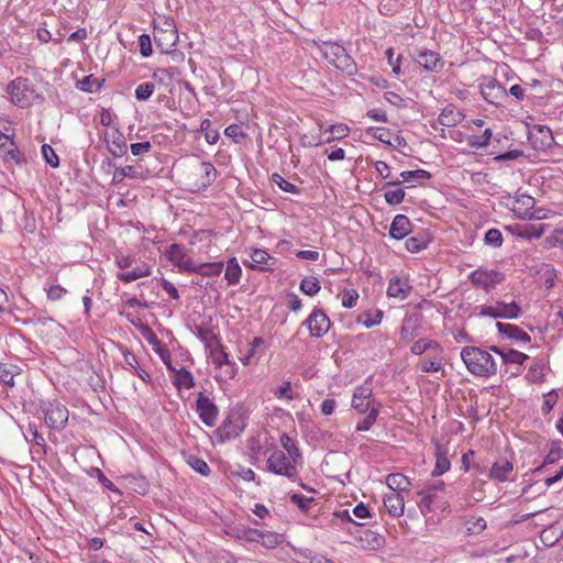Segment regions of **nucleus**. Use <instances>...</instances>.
<instances>
[{
  "mask_svg": "<svg viewBox=\"0 0 563 563\" xmlns=\"http://www.w3.org/2000/svg\"><path fill=\"white\" fill-rule=\"evenodd\" d=\"M247 352L251 354V356L256 357V361H260L266 352V343L264 339L261 336H255L250 342Z\"/></svg>",
  "mask_w": 563,
  "mask_h": 563,
  "instance_id": "49530a36",
  "label": "nucleus"
},
{
  "mask_svg": "<svg viewBox=\"0 0 563 563\" xmlns=\"http://www.w3.org/2000/svg\"><path fill=\"white\" fill-rule=\"evenodd\" d=\"M438 349L439 347V344L434 341H431V340H426V339H422V340H418L416 341L412 345H411V353L415 354V355H421L423 354L426 351L430 350V349Z\"/></svg>",
  "mask_w": 563,
  "mask_h": 563,
  "instance_id": "4d7b16f0",
  "label": "nucleus"
},
{
  "mask_svg": "<svg viewBox=\"0 0 563 563\" xmlns=\"http://www.w3.org/2000/svg\"><path fill=\"white\" fill-rule=\"evenodd\" d=\"M103 140L107 143V148L112 156L122 157L123 155L126 154L128 144L125 141V136L118 129L111 132H106Z\"/></svg>",
  "mask_w": 563,
  "mask_h": 563,
  "instance_id": "f3484780",
  "label": "nucleus"
},
{
  "mask_svg": "<svg viewBox=\"0 0 563 563\" xmlns=\"http://www.w3.org/2000/svg\"><path fill=\"white\" fill-rule=\"evenodd\" d=\"M429 239L424 235H415L406 240L405 246L410 253H418L427 249Z\"/></svg>",
  "mask_w": 563,
  "mask_h": 563,
  "instance_id": "79ce46f5",
  "label": "nucleus"
},
{
  "mask_svg": "<svg viewBox=\"0 0 563 563\" xmlns=\"http://www.w3.org/2000/svg\"><path fill=\"white\" fill-rule=\"evenodd\" d=\"M266 465L269 472L296 482L299 479V467L302 466V462L292 460L282 450H275L268 456Z\"/></svg>",
  "mask_w": 563,
  "mask_h": 563,
  "instance_id": "7ed1b4c3",
  "label": "nucleus"
},
{
  "mask_svg": "<svg viewBox=\"0 0 563 563\" xmlns=\"http://www.w3.org/2000/svg\"><path fill=\"white\" fill-rule=\"evenodd\" d=\"M324 133L333 134V137L341 140L346 137L350 134V128L346 124L338 123L332 124L329 128L324 129Z\"/></svg>",
  "mask_w": 563,
  "mask_h": 563,
  "instance_id": "e2e57ef3",
  "label": "nucleus"
},
{
  "mask_svg": "<svg viewBox=\"0 0 563 563\" xmlns=\"http://www.w3.org/2000/svg\"><path fill=\"white\" fill-rule=\"evenodd\" d=\"M504 278V274L497 269L477 268L468 275L472 285L484 289L486 292L492 291Z\"/></svg>",
  "mask_w": 563,
  "mask_h": 563,
  "instance_id": "1a4fd4ad",
  "label": "nucleus"
},
{
  "mask_svg": "<svg viewBox=\"0 0 563 563\" xmlns=\"http://www.w3.org/2000/svg\"><path fill=\"white\" fill-rule=\"evenodd\" d=\"M479 92L485 101L500 106L507 98L506 88L494 77H484L479 84Z\"/></svg>",
  "mask_w": 563,
  "mask_h": 563,
  "instance_id": "6e6552de",
  "label": "nucleus"
},
{
  "mask_svg": "<svg viewBox=\"0 0 563 563\" xmlns=\"http://www.w3.org/2000/svg\"><path fill=\"white\" fill-rule=\"evenodd\" d=\"M503 234L498 229H489L484 236V242L486 245L493 247H500L503 245Z\"/></svg>",
  "mask_w": 563,
  "mask_h": 563,
  "instance_id": "13d9d810",
  "label": "nucleus"
},
{
  "mask_svg": "<svg viewBox=\"0 0 563 563\" xmlns=\"http://www.w3.org/2000/svg\"><path fill=\"white\" fill-rule=\"evenodd\" d=\"M417 62L427 71L431 73H440L444 67V60L440 54L430 49L419 51Z\"/></svg>",
  "mask_w": 563,
  "mask_h": 563,
  "instance_id": "a211bd4d",
  "label": "nucleus"
},
{
  "mask_svg": "<svg viewBox=\"0 0 563 563\" xmlns=\"http://www.w3.org/2000/svg\"><path fill=\"white\" fill-rule=\"evenodd\" d=\"M534 198L526 194H517L510 206V210L520 219H541L542 217L536 216L532 211L534 207Z\"/></svg>",
  "mask_w": 563,
  "mask_h": 563,
  "instance_id": "2eb2a0df",
  "label": "nucleus"
},
{
  "mask_svg": "<svg viewBox=\"0 0 563 563\" xmlns=\"http://www.w3.org/2000/svg\"><path fill=\"white\" fill-rule=\"evenodd\" d=\"M412 230L409 218L405 214H397L389 227V236L395 240L405 239Z\"/></svg>",
  "mask_w": 563,
  "mask_h": 563,
  "instance_id": "aec40b11",
  "label": "nucleus"
},
{
  "mask_svg": "<svg viewBox=\"0 0 563 563\" xmlns=\"http://www.w3.org/2000/svg\"><path fill=\"white\" fill-rule=\"evenodd\" d=\"M512 471L514 464L509 460L503 459L493 464L489 472V478L498 482H506L509 479V475Z\"/></svg>",
  "mask_w": 563,
  "mask_h": 563,
  "instance_id": "a878e982",
  "label": "nucleus"
},
{
  "mask_svg": "<svg viewBox=\"0 0 563 563\" xmlns=\"http://www.w3.org/2000/svg\"><path fill=\"white\" fill-rule=\"evenodd\" d=\"M463 119V114L454 106L445 107L438 117V121L444 126H455Z\"/></svg>",
  "mask_w": 563,
  "mask_h": 563,
  "instance_id": "cd10ccee",
  "label": "nucleus"
},
{
  "mask_svg": "<svg viewBox=\"0 0 563 563\" xmlns=\"http://www.w3.org/2000/svg\"><path fill=\"white\" fill-rule=\"evenodd\" d=\"M373 388L369 384L358 385L353 390L351 406L356 409L360 413H366L372 409L373 405H377L372 400Z\"/></svg>",
  "mask_w": 563,
  "mask_h": 563,
  "instance_id": "4468645a",
  "label": "nucleus"
},
{
  "mask_svg": "<svg viewBox=\"0 0 563 563\" xmlns=\"http://www.w3.org/2000/svg\"><path fill=\"white\" fill-rule=\"evenodd\" d=\"M465 526L468 534H478L486 529V520L483 517H471Z\"/></svg>",
  "mask_w": 563,
  "mask_h": 563,
  "instance_id": "3c124183",
  "label": "nucleus"
},
{
  "mask_svg": "<svg viewBox=\"0 0 563 563\" xmlns=\"http://www.w3.org/2000/svg\"><path fill=\"white\" fill-rule=\"evenodd\" d=\"M139 46H140V54L143 57H148L152 55V41L148 34H141L139 36Z\"/></svg>",
  "mask_w": 563,
  "mask_h": 563,
  "instance_id": "338daca9",
  "label": "nucleus"
},
{
  "mask_svg": "<svg viewBox=\"0 0 563 563\" xmlns=\"http://www.w3.org/2000/svg\"><path fill=\"white\" fill-rule=\"evenodd\" d=\"M150 172L145 169L143 166H134V165H126L123 167H118L113 174L112 183L119 184L124 178H131V179H142L145 180L148 178Z\"/></svg>",
  "mask_w": 563,
  "mask_h": 563,
  "instance_id": "6ab92c4d",
  "label": "nucleus"
},
{
  "mask_svg": "<svg viewBox=\"0 0 563 563\" xmlns=\"http://www.w3.org/2000/svg\"><path fill=\"white\" fill-rule=\"evenodd\" d=\"M274 395L278 400L291 401L296 398L289 380H285L279 387H277Z\"/></svg>",
  "mask_w": 563,
  "mask_h": 563,
  "instance_id": "8fccbe9b",
  "label": "nucleus"
},
{
  "mask_svg": "<svg viewBox=\"0 0 563 563\" xmlns=\"http://www.w3.org/2000/svg\"><path fill=\"white\" fill-rule=\"evenodd\" d=\"M7 92L11 102L20 108L27 107L31 103L33 90L25 78L18 77L10 81L7 86Z\"/></svg>",
  "mask_w": 563,
  "mask_h": 563,
  "instance_id": "9d476101",
  "label": "nucleus"
},
{
  "mask_svg": "<svg viewBox=\"0 0 563 563\" xmlns=\"http://www.w3.org/2000/svg\"><path fill=\"white\" fill-rule=\"evenodd\" d=\"M222 263H195L190 273L201 276H219L222 273Z\"/></svg>",
  "mask_w": 563,
  "mask_h": 563,
  "instance_id": "f704fd0d",
  "label": "nucleus"
},
{
  "mask_svg": "<svg viewBox=\"0 0 563 563\" xmlns=\"http://www.w3.org/2000/svg\"><path fill=\"white\" fill-rule=\"evenodd\" d=\"M331 324L332 322L327 313L317 307L313 308L311 313L301 323L302 327L308 329L310 336L316 339L325 335L329 332Z\"/></svg>",
  "mask_w": 563,
  "mask_h": 563,
  "instance_id": "0eeeda50",
  "label": "nucleus"
},
{
  "mask_svg": "<svg viewBox=\"0 0 563 563\" xmlns=\"http://www.w3.org/2000/svg\"><path fill=\"white\" fill-rule=\"evenodd\" d=\"M282 542V536L272 531H262L260 542L267 549H274Z\"/></svg>",
  "mask_w": 563,
  "mask_h": 563,
  "instance_id": "603ef678",
  "label": "nucleus"
},
{
  "mask_svg": "<svg viewBox=\"0 0 563 563\" xmlns=\"http://www.w3.org/2000/svg\"><path fill=\"white\" fill-rule=\"evenodd\" d=\"M385 56L387 58L388 64L391 67L393 74L397 77L401 75V55H398L397 58L394 59V48L389 47L385 52Z\"/></svg>",
  "mask_w": 563,
  "mask_h": 563,
  "instance_id": "0e129e2a",
  "label": "nucleus"
},
{
  "mask_svg": "<svg viewBox=\"0 0 563 563\" xmlns=\"http://www.w3.org/2000/svg\"><path fill=\"white\" fill-rule=\"evenodd\" d=\"M404 181H411L418 179H430L431 174L424 169L405 170L400 173Z\"/></svg>",
  "mask_w": 563,
  "mask_h": 563,
  "instance_id": "052dcab7",
  "label": "nucleus"
},
{
  "mask_svg": "<svg viewBox=\"0 0 563 563\" xmlns=\"http://www.w3.org/2000/svg\"><path fill=\"white\" fill-rule=\"evenodd\" d=\"M374 139L378 140L382 143L390 144V131L386 128H369L367 131Z\"/></svg>",
  "mask_w": 563,
  "mask_h": 563,
  "instance_id": "69168bd1",
  "label": "nucleus"
},
{
  "mask_svg": "<svg viewBox=\"0 0 563 563\" xmlns=\"http://www.w3.org/2000/svg\"><path fill=\"white\" fill-rule=\"evenodd\" d=\"M489 350L498 354L505 364L522 365L529 358L527 354L512 349L503 350L498 346H490Z\"/></svg>",
  "mask_w": 563,
  "mask_h": 563,
  "instance_id": "393cba45",
  "label": "nucleus"
},
{
  "mask_svg": "<svg viewBox=\"0 0 563 563\" xmlns=\"http://www.w3.org/2000/svg\"><path fill=\"white\" fill-rule=\"evenodd\" d=\"M2 157L5 163L21 164L23 162V156L14 140L2 151Z\"/></svg>",
  "mask_w": 563,
  "mask_h": 563,
  "instance_id": "37998d69",
  "label": "nucleus"
},
{
  "mask_svg": "<svg viewBox=\"0 0 563 563\" xmlns=\"http://www.w3.org/2000/svg\"><path fill=\"white\" fill-rule=\"evenodd\" d=\"M545 224L527 223L518 229V236L526 240L539 239L545 232Z\"/></svg>",
  "mask_w": 563,
  "mask_h": 563,
  "instance_id": "2f4dec72",
  "label": "nucleus"
},
{
  "mask_svg": "<svg viewBox=\"0 0 563 563\" xmlns=\"http://www.w3.org/2000/svg\"><path fill=\"white\" fill-rule=\"evenodd\" d=\"M434 493H432V489H421L418 492V496H420V499L418 501V506L420 508L421 514L426 515L428 512L433 511V503L435 499Z\"/></svg>",
  "mask_w": 563,
  "mask_h": 563,
  "instance_id": "4c0bfd02",
  "label": "nucleus"
},
{
  "mask_svg": "<svg viewBox=\"0 0 563 563\" xmlns=\"http://www.w3.org/2000/svg\"><path fill=\"white\" fill-rule=\"evenodd\" d=\"M242 275V268L239 265L235 257H232L228 261L225 267L224 278L229 285H236L240 283Z\"/></svg>",
  "mask_w": 563,
  "mask_h": 563,
  "instance_id": "c9c22d12",
  "label": "nucleus"
},
{
  "mask_svg": "<svg viewBox=\"0 0 563 563\" xmlns=\"http://www.w3.org/2000/svg\"><path fill=\"white\" fill-rule=\"evenodd\" d=\"M319 49L329 64L349 76H353L357 71L356 63L346 53L345 48L334 42H323Z\"/></svg>",
  "mask_w": 563,
  "mask_h": 563,
  "instance_id": "f03ea898",
  "label": "nucleus"
},
{
  "mask_svg": "<svg viewBox=\"0 0 563 563\" xmlns=\"http://www.w3.org/2000/svg\"><path fill=\"white\" fill-rule=\"evenodd\" d=\"M20 374V371L14 365L0 363V383L13 386L14 377Z\"/></svg>",
  "mask_w": 563,
  "mask_h": 563,
  "instance_id": "ea45409f",
  "label": "nucleus"
},
{
  "mask_svg": "<svg viewBox=\"0 0 563 563\" xmlns=\"http://www.w3.org/2000/svg\"><path fill=\"white\" fill-rule=\"evenodd\" d=\"M386 485L390 493H399L409 490L410 482L404 474L394 473L386 476Z\"/></svg>",
  "mask_w": 563,
  "mask_h": 563,
  "instance_id": "c85d7f7f",
  "label": "nucleus"
},
{
  "mask_svg": "<svg viewBox=\"0 0 563 563\" xmlns=\"http://www.w3.org/2000/svg\"><path fill=\"white\" fill-rule=\"evenodd\" d=\"M299 288L303 294L312 297L320 291L321 287L317 277L307 276L301 279Z\"/></svg>",
  "mask_w": 563,
  "mask_h": 563,
  "instance_id": "a19ab883",
  "label": "nucleus"
},
{
  "mask_svg": "<svg viewBox=\"0 0 563 563\" xmlns=\"http://www.w3.org/2000/svg\"><path fill=\"white\" fill-rule=\"evenodd\" d=\"M280 445L283 446V450L287 455H290L292 460H297V462H302V454L300 452V449L297 445V442L287 433H283L279 438Z\"/></svg>",
  "mask_w": 563,
  "mask_h": 563,
  "instance_id": "c756f323",
  "label": "nucleus"
},
{
  "mask_svg": "<svg viewBox=\"0 0 563 563\" xmlns=\"http://www.w3.org/2000/svg\"><path fill=\"white\" fill-rule=\"evenodd\" d=\"M405 190L402 188H396L394 190H387L385 191V200L390 206L399 205L405 199Z\"/></svg>",
  "mask_w": 563,
  "mask_h": 563,
  "instance_id": "680f3d73",
  "label": "nucleus"
},
{
  "mask_svg": "<svg viewBox=\"0 0 563 563\" xmlns=\"http://www.w3.org/2000/svg\"><path fill=\"white\" fill-rule=\"evenodd\" d=\"M563 459V449L558 443H552L551 448L545 455L541 466L534 470V472L544 473V486L550 487L563 477V463L554 472L550 473V466L559 463Z\"/></svg>",
  "mask_w": 563,
  "mask_h": 563,
  "instance_id": "20e7f679",
  "label": "nucleus"
},
{
  "mask_svg": "<svg viewBox=\"0 0 563 563\" xmlns=\"http://www.w3.org/2000/svg\"><path fill=\"white\" fill-rule=\"evenodd\" d=\"M411 289L412 287L409 285L408 280L394 277L389 280L387 295L399 300H405L410 295Z\"/></svg>",
  "mask_w": 563,
  "mask_h": 563,
  "instance_id": "412c9836",
  "label": "nucleus"
},
{
  "mask_svg": "<svg viewBox=\"0 0 563 563\" xmlns=\"http://www.w3.org/2000/svg\"><path fill=\"white\" fill-rule=\"evenodd\" d=\"M167 367L169 369L176 372L174 385L178 389H181V388L191 389L192 387H195V378H194V375L191 374V372H189L185 367H181L180 369L176 371L169 364H167Z\"/></svg>",
  "mask_w": 563,
  "mask_h": 563,
  "instance_id": "7c9ffc66",
  "label": "nucleus"
},
{
  "mask_svg": "<svg viewBox=\"0 0 563 563\" xmlns=\"http://www.w3.org/2000/svg\"><path fill=\"white\" fill-rule=\"evenodd\" d=\"M185 461L194 471L202 476H208L211 472L207 462L198 455L185 454Z\"/></svg>",
  "mask_w": 563,
  "mask_h": 563,
  "instance_id": "e433bc0d",
  "label": "nucleus"
},
{
  "mask_svg": "<svg viewBox=\"0 0 563 563\" xmlns=\"http://www.w3.org/2000/svg\"><path fill=\"white\" fill-rule=\"evenodd\" d=\"M155 90V84L152 82V81H144V82H141L136 88H135V98L139 100V101H146L151 98V96L153 95Z\"/></svg>",
  "mask_w": 563,
  "mask_h": 563,
  "instance_id": "09e8293b",
  "label": "nucleus"
},
{
  "mask_svg": "<svg viewBox=\"0 0 563 563\" xmlns=\"http://www.w3.org/2000/svg\"><path fill=\"white\" fill-rule=\"evenodd\" d=\"M435 457H437V461H435V466L432 471V475L440 476L450 470L451 463H450V460L448 459L446 451L443 450L442 446H440V445H437Z\"/></svg>",
  "mask_w": 563,
  "mask_h": 563,
  "instance_id": "72a5a7b5",
  "label": "nucleus"
},
{
  "mask_svg": "<svg viewBox=\"0 0 563 563\" xmlns=\"http://www.w3.org/2000/svg\"><path fill=\"white\" fill-rule=\"evenodd\" d=\"M380 407L382 405L379 402H377V405H373L372 409L367 411V416L357 423L356 430L362 432L368 431L376 422Z\"/></svg>",
  "mask_w": 563,
  "mask_h": 563,
  "instance_id": "58836bf2",
  "label": "nucleus"
},
{
  "mask_svg": "<svg viewBox=\"0 0 563 563\" xmlns=\"http://www.w3.org/2000/svg\"><path fill=\"white\" fill-rule=\"evenodd\" d=\"M496 328L500 334L508 339L516 340L517 342L529 343L531 340L527 332L515 324L497 322Z\"/></svg>",
  "mask_w": 563,
  "mask_h": 563,
  "instance_id": "4be33fe9",
  "label": "nucleus"
},
{
  "mask_svg": "<svg viewBox=\"0 0 563 563\" xmlns=\"http://www.w3.org/2000/svg\"><path fill=\"white\" fill-rule=\"evenodd\" d=\"M41 152H42L43 158L45 159L46 164H48L53 168L58 167L59 158L51 145L43 144Z\"/></svg>",
  "mask_w": 563,
  "mask_h": 563,
  "instance_id": "bf43d9fd",
  "label": "nucleus"
},
{
  "mask_svg": "<svg viewBox=\"0 0 563 563\" xmlns=\"http://www.w3.org/2000/svg\"><path fill=\"white\" fill-rule=\"evenodd\" d=\"M384 313L377 309L375 311H367L360 317V322L367 329L378 325L383 320Z\"/></svg>",
  "mask_w": 563,
  "mask_h": 563,
  "instance_id": "c03bdc74",
  "label": "nucleus"
},
{
  "mask_svg": "<svg viewBox=\"0 0 563 563\" xmlns=\"http://www.w3.org/2000/svg\"><path fill=\"white\" fill-rule=\"evenodd\" d=\"M271 180L274 184H276L280 190H283L285 192H289V194H294V195H298L300 192V189L296 185L289 183L282 175H279L277 173L272 174Z\"/></svg>",
  "mask_w": 563,
  "mask_h": 563,
  "instance_id": "a18cd8bd",
  "label": "nucleus"
},
{
  "mask_svg": "<svg viewBox=\"0 0 563 563\" xmlns=\"http://www.w3.org/2000/svg\"><path fill=\"white\" fill-rule=\"evenodd\" d=\"M521 314V308L516 301L506 303L504 301H496L492 306L479 307L478 316L489 317L494 319H517Z\"/></svg>",
  "mask_w": 563,
  "mask_h": 563,
  "instance_id": "423d86ee",
  "label": "nucleus"
},
{
  "mask_svg": "<svg viewBox=\"0 0 563 563\" xmlns=\"http://www.w3.org/2000/svg\"><path fill=\"white\" fill-rule=\"evenodd\" d=\"M419 366L423 373L439 372L443 367V358L437 356L424 358L420 362Z\"/></svg>",
  "mask_w": 563,
  "mask_h": 563,
  "instance_id": "864d4df0",
  "label": "nucleus"
},
{
  "mask_svg": "<svg viewBox=\"0 0 563 563\" xmlns=\"http://www.w3.org/2000/svg\"><path fill=\"white\" fill-rule=\"evenodd\" d=\"M196 411L200 418V420L207 427H213L216 424L219 410L217 405L208 397L203 395V393H199L196 400Z\"/></svg>",
  "mask_w": 563,
  "mask_h": 563,
  "instance_id": "ddd939ff",
  "label": "nucleus"
},
{
  "mask_svg": "<svg viewBox=\"0 0 563 563\" xmlns=\"http://www.w3.org/2000/svg\"><path fill=\"white\" fill-rule=\"evenodd\" d=\"M245 423L239 412H230L222 421L219 428L214 431V435L219 443L238 438L244 430Z\"/></svg>",
  "mask_w": 563,
  "mask_h": 563,
  "instance_id": "39448f33",
  "label": "nucleus"
},
{
  "mask_svg": "<svg viewBox=\"0 0 563 563\" xmlns=\"http://www.w3.org/2000/svg\"><path fill=\"white\" fill-rule=\"evenodd\" d=\"M384 506L388 514L393 517H400L404 514V497L399 493L385 494L383 499Z\"/></svg>",
  "mask_w": 563,
  "mask_h": 563,
  "instance_id": "b1692460",
  "label": "nucleus"
},
{
  "mask_svg": "<svg viewBox=\"0 0 563 563\" xmlns=\"http://www.w3.org/2000/svg\"><path fill=\"white\" fill-rule=\"evenodd\" d=\"M100 87V82L92 75L86 76L77 82V88L85 92L98 91Z\"/></svg>",
  "mask_w": 563,
  "mask_h": 563,
  "instance_id": "5fc2aeb1",
  "label": "nucleus"
},
{
  "mask_svg": "<svg viewBox=\"0 0 563 563\" xmlns=\"http://www.w3.org/2000/svg\"><path fill=\"white\" fill-rule=\"evenodd\" d=\"M461 358L467 371L477 377L489 378L498 372V365L490 352L481 347L464 346Z\"/></svg>",
  "mask_w": 563,
  "mask_h": 563,
  "instance_id": "f257e3e1",
  "label": "nucleus"
},
{
  "mask_svg": "<svg viewBox=\"0 0 563 563\" xmlns=\"http://www.w3.org/2000/svg\"><path fill=\"white\" fill-rule=\"evenodd\" d=\"M44 421L47 428L63 430L68 421V409L57 402H48L43 408Z\"/></svg>",
  "mask_w": 563,
  "mask_h": 563,
  "instance_id": "9b49d317",
  "label": "nucleus"
},
{
  "mask_svg": "<svg viewBox=\"0 0 563 563\" xmlns=\"http://www.w3.org/2000/svg\"><path fill=\"white\" fill-rule=\"evenodd\" d=\"M164 255L180 273H190L194 268L195 262L181 244L173 243L168 245L164 251Z\"/></svg>",
  "mask_w": 563,
  "mask_h": 563,
  "instance_id": "f8f14e48",
  "label": "nucleus"
},
{
  "mask_svg": "<svg viewBox=\"0 0 563 563\" xmlns=\"http://www.w3.org/2000/svg\"><path fill=\"white\" fill-rule=\"evenodd\" d=\"M166 29H155L154 41L163 53H168L178 42V33L173 22H166Z\"/></svg>",
  "mask_w": 563,
  "mask_h": 563,
  "instance_id": "dca6fc26",
  "label": "nucleus"
},
{
  "mask_svg": "<svg viewBox=\"0 0 563 563\" xmlns=\"http://www.w3.org/2000/svg\"><path fill=\"white\" fill-rule=\"evenodd\" d=\"M549 245L563 249V229L554 230L550 236L547 238Z\"/></svg>",
  "mask_w": 563,
  "mask_h": 563,
  "instance_id": "774afa93",
  "label": "nucleus"
},
{
  "mask_svg": "<svg viewBox=\"0 0 563 563\" xmlns=\"http://www.w3.org/2000/svg\"><path fill=\"white\" fill-rule=\"evenodd\" d=\"M24 438L27 442L34 443L38 446H45V439L42 434L38 433L37 427L35 423H30Z\"/></svg>",
  "mask_w": 563,
  "mask_h": 563,
  "instance_id": "6e6d98bb",
  "label": "nucleus"
},
{
  "mask_svg": "<svg viewBox=\"0 0 563 563\" xmlns=\"http://www.w3.org/2000/svg\"><path fill=\"white\" fill-rule=\"evenodd\" d=\"M152 273L151 267L146 263H142L140 265H136L131 271L120 272L117 274V278L124 282V283H131L133 280H136L142 277L150 276Z\"/></svg>",
  "mask_w": 563,
  "mask_h": 563,
  "instance_id": "bb28decb",
  "label": "nucleus"
},
{
  "mask_svg": "<svg viewBox=\"0 0 563 563\" xmlns=\"http://www.w3.org/2000/svg\"><path fill=\"white\" fill-rule=\"evenodd\" d=\"M251 267L258 268L262 271L273 269V265L275 264V258L272 257L265 250L262 249H253L251 254Z\"/></svg>",
  "mask_w": 563,
  "mask_h": 563,
  "instance_id": "5701e85b",
  "label": "nucleus"
},
{
  "mask_svg": "<svg viewBox=\"0 0 563 563\" xmlns=\"http://www.w3.org/2000/svg\"><path fill=\"white\" fill-rule=\"evenodd\" d=\"M123 357L125 365L129 366L133 374L137 375L143 382L151 383L152 377L150 373L137 366L139 363L136 356L133 353L125 351L123 353Z\"/></svg>",
  "mask_w": 563,
  "mask_h": 563,
  "instance_id": "473e14b6",
  "label": "nucleus"
},
{
  "mask_svg": "<svg viewBox=\"0 0 563 563\" xmlns=\"http://www.w3.org/2000/svg\"><path fill=\"white\" fill-rule=\"evenodd\" d=\"M262 530L252 528H236L235 537L247 542H260Z\"/></svg>",
  "mask_w": 563,
  "mask_h": 563,
  "instance_id": "de8ad7c7",
  "label": "nucleus"
}]
</instances>
